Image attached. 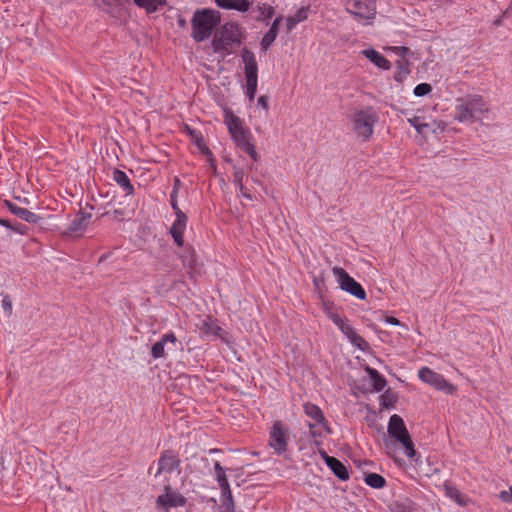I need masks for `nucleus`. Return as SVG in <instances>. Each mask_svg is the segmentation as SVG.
Instances as JSON below:
<instances>
[{"label": "nucleus", "instance_id": "nucleus-1", "mask_svg": "<svg viewBox=\"0 0 512 512\" xmlns=\"http://www.w3.org/2000/svg\"><path fill=\"white\" fill-rule=\"evenodd\" d=\"M489 111L490 108L482 96L471 94L456 100L454 118L460 123L472 124L482 120Z\"/></svg>", "mask_w": 512, "mask_h": 512}, {"label": "nucleus", "instance_id": "nucleus-2", "mask_svg": "<svg viewBox=\"0 0 512 512\" xmlns=\"http://www.w3.org/2000/svg\"><path fill=\"white\" fill-rule=\"evenodd\" d=\"M219 21V12L211 9L197 10L191 21L193 39L196 42L208 39Z\"/></svg>", "mask_w": 512, "mask_h": 512}, {"label": "nucleus", "instance_id": "nucleus-3", "mask_svg": "<svg viewBox=\"0 0 512 512\" xmlns=\"http://www.w3.org/2000/svg\"><path fill=\"white\" fill-rule=\"evenodd\" d=\"M242 32L238 25L226 23L218 33L215 34L212 47L215 52L224 51L226 54L232 52L234 46H239L242 42Z\"/></svg>", "mask_w": 512, "mask_h": 512}, {"label": "nucleus", "instance_id": "nucleus-4", "mask_svg": "<svg viewBox=\"0 0 512 512\" xmlns=\"http://www.w3.org/2000/svg\"><path fill=\"white\" fill-rule=\"evenodd\" d=\"M388 434L397 440L404 449V454L413 459L416 456V450L414 449V444L411 439V436L405 426L403 419L394 414L390 417L388 427Z\"/></svg>", "mask_w": 512, "mask_h": 512}, {"label": "nucleus", "instance_id": "nucleus-5", "mask_svg": "<svg viewBox=\"0 0 512 512\" xmlns=\"http://www.w3.org/2000/svg\"><path fill=\"white\" fill-rule=\"evenodd\" d=\"M377 121L376 112L371 107H366L354 113L352 117L353 130L358 137L367 141L371 138Z\"/></svg>", "mask_w": 512, "mask_h": 512}, {"label": "nucleus", "instance_id": "nucleus-6", "mask_svg": "<svg viewBox=\"0 0 512 512\" xmlns=\"http://www.w3.org/2000/svg\"><path fill=\"white\" fill-rule=\"evenodd\" d=\"M332 273L336 277L339 287L343 291L351 294L359 300L366 299V292L363 287L354 278H352L345 269L335 266L332 268Z\"/></svg>", "mask_w": 512, "mask_h": 512}, {"label": "nucleus", "instance_id": "nucleus-7", "mask_svg": "<svg viewBox=\"0 0 512 512\" xmlns=\"http://www.w3.org/2000/svg\"><path fill=\"white\" fill-rule=\"evenodd\" d=\"M186 504V498L179 492L171 489L170 485L164 487V493L156 499L158 510L169 512L171 508L182 507Z\"/></svg>", "mask_w": 512, "mask_h": 512}, {"label": "nucleus", "instance_id": "nucleus-8", "mask_svg": "<svg viewBox=\"0 0 512 512\" xmlns=\"http://www.w3.org/2000/svg\"><path fill=\"white\" fill-rule=\"evenodd\" d=\"M287 441L288 428L281 421H276L270 430L269 446L281 455L287 450Z\"/></svg>", "mask_w": 512, "mask_h": 512}, {"label": "nucleus", "instance_id": "nucleus-9", "mask_svg": "<svg viewBox=\"0 0 512 512\" xmlns=\"http://www.w3.org/2000/svg\"><path fill=\"white\" fill-rule=\"evenodd\" d=\"M418 376L423 382L435 387L437 390L444 391L447 394H453L456 390L455 387L446 381L441 374L434 372L428 367L421 368Z\"/></svg>", "mask_w": 512, "mask_h": 512}, {"label": "nucleus", "instance_id": "nucleus-10", "mask_svg": "<svg viewBox=\"0 0 512 512\" xmlns=\"http://www.w3.org/2000/svg\"><path fill=\"white\" fill-rule=\"evenodd\" d=\"M242 60L244 63V73L246 79V88L257 89L258 85V66L254 53L246 48L242 51Z\"/></svg>", "mask_w": 512, "mask_h": 512}, {"label": "nucleus", "instance_id": "nucleus-11", "mask_svg": "<svg viewBox=\"0 0 512 512\" xmlns=\"http://www.w3.org/2000/svg\"><path fill=\"white\" fill-rule=\"evenodd\" d=\"M348 11L360 18H372L376 12L375 0H353L349 4Z\"/></svg>", "mask_w": 512, "mask_h": 512}, {"label": "nucleus", "instance_id": "nucleus-12", "mask_svg": "<svg viewBox=\"0 0 512 512\" xmlns=\"http://www.w3.org/2000/svg\"><path fill=\"white\" fill-rule=\"evenodd\" d=\"M180 460L177 455L170 451H164L158 460V470L155 476H158L162 472L171 473L175 470L179 472Z\"/></svg>", "mask_w": 512, "mask_h": 512}, {"label": "nucleus", "instance_id": "nucleus-13", "mask_svg": "<svg viewBox=\"0 0 512 512\" xmlns=\"http://www.w3.org/2000/svg\"><path fill=\"white\" fill-rule=\"evenodd\" d=\"M178 342L176 335L173 332L164 334L160 340L155 342L151 348V355L154 359L164 358L166 356V347L176 345Z\"/></svg>", "mask_w": 512, "mask_h": 512}, {"label": "nucleus", "instance_id": "nucleus-14", "mask_svg": "<svg viewBox=\"0 0 512 512\" xmlns=\"http://www.w3.org/2000/svg\"><path fill=\"white\" fill-rule=\"evenodd\" d=\"M235 143L245 151L254 161L258 159V154L256 152L255 146L252 144L251 139L252 135L249 131L244 130L243 132H238V134L232 136Z\"/></svg>", "mask_w": 512, "mask_h": 512}, {"label": "nucleus", "instance_id": "nucleus-15", "mask_svg": "<svg viewBox=\"0 0 512 512\" xmlns=\"http://www.w3.org/2000/svg\"><path fill=\"white\" fill-rule=\"evenodd\" d=\"M187 225V217L183 211H179L176 220L171 226L170 233L177 244L181 247L184 244L183 234Z\"/></svg>", "mask_w": 512, "mask_h": 512}, {"label": "nucleus", "instance_id": "nucleus-16", "mask_svg": "<svg viewBox=\"0 0 512 512\" xmlns=\"http://www.w3.org/2000/svg\"><path fill=\"white\" fill-rule=\"evenodd\" d=\"M91 214L86 212L78 213L74 219L71 221L68 232L75 236H80L84 233L86 228L89 226L91 222Z\"/></svg>", "mask_w": 512, "mask_h": 512}, {"label": "nucleus", "instance_id": "nucleus-17", "mask_svg": "<svg viewBox=\"0 0 512 512\" xmlns=\"http://www.w3.org/2000/svg\"><path fill=\"white\" fill-rule=\"evenodd\" d=\"M341 332L349 339V341L354 346H356L360 350L365 351L369 348V345L366 342V340L362 336L358 335L354 328L348 322L344 327H342Z\"/></svg>", "mask_w": 512, "mask_h": 512}, {"label": "nucleus", "instance_id": "nucleus-18", "mask_svg": "<svg viewBox=\"0 0 512 512\" xmlns=\"http://www.w3.org/2000/svg\"><path fill=\"white\" fill-rule=\"evenodd\" d=\"M325 462L327 466L333 471V473L340 479V480H347L349 478V474L347 471L346 466L341 463L338 459L332 456H328L326 453H323Z\"/></svg>", "mask_w": 512, "mask_h": 512}, {"label": "nucleus", "instance_id": "nucleus-19", "mask_svg": "<svg viewBox=\"0 0 512 512\" xmlns=\"http://www.w3.org/2000/svg\"><path fill=\"white\" fill-rule=\"evenodd\" d=\"M5 203H6V206L8 207V209L14 215L18 216L22 220H25L26 222H29V223H36L39 220V216L36 215L35 213L29 211L28 209L19 207L10 201H6Z\"/></svg>", "mask_w": 512, "mask_h": 512}, {"label": "nucleus", "instance_id": "nucleus-20", "mask_svg": "<svg viewBox=\"0 0 512 512\" xmlns=\"http://www.w3.org/2000/svg\"><path fill=\"white\" fill-rule=\"evenodd\" d=\"M305 414L313 421L315 424L321 425L325 430L329 431V428L326 425L325 417L321 411V409L311 403H306L303 406Z\"/></svg>", "mask_w": 512, "mask_h": 512}, {"label": "nucleus", "instance_id": "nucleus-21", "mask_svg": "<svg viewBox=\"0 0 512 512\" xmlns=\"http://www.w3.org/2000/svg\"><path fill=\"white\" fill-rule=\"evenodd\" d=\"M362 54L380 69L389 70L391 68L389 60L374 49H365Z\"/></svg>", "mask_w": 512, "mask_h": 512}, {"label": "nucleus", "instance_id": "nucleus-22", "mask_svg": "<svg viewBox=\"0 0 512 512\" xmlns=\"http://www.w3.org/2000/svg\"><path fill=\"white\" fill-rule=\"evenodd\" d=\"M444 491L447 497L455 501L460 506H467L471 501L468 496L461 493V491H459L457 487L452 484L445 483Z\"/></svg>", "mask_w": 512, "mask_h": 512}, {"label": "nucleus", "instance_id": "nucleus-23", "mask_svg": "<svg viewBox=\"0 0 512 512\" xmlns=\"http://www.w3.org/2000/svg\"><path fill=\"white\" fill-rule=\"evenodd\" d=\"M216 5L223 9H234L240 12H246L251 7L248 0H215Z\"/></svg>", "mask_w": 512, "mask_h": 512}, {"label": "nucleus", "instance_id": "nucleus-24", "mask_svg": "<svg viewBox=\"0 0 512 512\" xmlns=\"http://www.w3.org/2000/svg\"><path fill=\"white\" fill-rule=\"evenodd\" d=\"M181 259L184 267L187 269V273L193 278L199 273V264L196 260L194 251H186L181 255Z\"/></svg>", "mask_w": 512, "mask_h": 512}, {"label": "nucleus", "instance_id": "nucleus-25", "mask_svg": "<svg viewBox=\"0 0 512 512\" xmlns=\"http://www.w3.org/2000/svg\"><path fill=\"white\" fill-rule=\"evenodd\" d=\"M200 331L206 336L223 337V330L216 324L211 318H207L203 321Z\"/></svg>", "mask_w": 512, "mask_h": 512}, {"label": "nucleus", "instance_id": "nucleus-26", "mask_svg": "<svg viewBox=\"0 0 512 512\" xmlns=\"http://www.w3.org/2000/svg\"><path fill=\"white\" fill-rule=\"evenodd\" d=\"M225 123L231 136H234L238 134V132H243L245 130L241 119L230 111L226 112Z\"/></svg>", "mask_w": 512, "mask_h": 512}, {"label": "nucleus", "instance_id": "nucleus-27", "mask_svg": "<svg viewBox=\"0 0 512 512\" xmlns=\"http://www.w3.org/2000/svg\"><path fill=\"white\" fill-rule=\"evenodd\" d=\"M133 2L147 13H154L159 7L166 4L165 0H133Z\"/></svg>", "mask_w": 512, "mask_h": 512}, {"label": "nucleus", "instance_id": "nucleus-28", "mask_svg": "<svg viewBox=\"0 0 512 512\" xmlns=\"http://www.w3.org/2000/svg\"><path fill=\"white\" fill-rule=\"evenodd\" d=\"M221 490V502L227 512H234L235 504L230 489V485L220 488Z\"/></svg>", "mask_w": 512, "mask_h": 512}, {"label": "nucleus", "instance_id": "nucleus-29", "mask_svg": "<svg viewBox=\"0 0 512 512\" xmlns=\"http://www.w3.org/2000/svg\"><path fill=\"white\" fill-rule=\"evenodd\" d=\"M307 19V8H300L294 15L292 16H289L287 19H286V28L288 31H291L292 29H294V27Z\"/></svg>", "mask_w": 512, "mask_h": 512}, {"label": "nucleus", "instance_id": "nucleus-30", "mask_svg": "<svg viewBox=\"0 0 512 512\" xmlns=\"http://www.w3.org/2000/svg\"><path fill=\"white\" fill-rule=\"evenodd\" d=\"M366 372L373 381V387L376 391H382L386 385V380L378 373L377 370L366 367Z\"/></svg>", "mask_w": 512, "mask_h": 512}, {"label": "nucleus", "instance_id": "nucleus-31", "mask_svg": "<svg viewBox=\"0 0 512 512\" xmlns=\"http://www.w3.org/2000/svg\"><path fill=\"white\" fill-rule=\"evenodd\" d=\"M113 178L121 187L125 189L127 194L132 192L133 188L126 173L120 170H115Z\"/></svg>", "mask_w": 512, "mask_h": 512}, {"label": "nucleus", "instance_id": "nucleus-32", "mask_svg": "<svg viewBox=\"0 0 512 512\" xmlns=\"http://www.w3.org/2000/svg\"><path fill=\"white\" fill-rule=\"evenodd\" d=\"M364 480L368 486L376 489L384 487L386 483L385 479L377 473L367 474Z\"/></svg>", "mask_w": 512, "mask_h": 512}, {"label": "nucleus", "instance_id": "nucleus-33", "mask_svg": "<svg viewBox=\"0 0 512 512\" xmlns=\"http://www.w3.org/2000/svg\"><path fill=\"white\" fill-rule=\"evenodd\" d=\"M214 471L219 488L228 486L229 482L226 476V471L218 461H216L214 464Z\"/></svg>", "mask_w": 512, "mask_h": 512}, {"label": "nucleus", "instance_id": "nucleus-34", "mask_svg": "<svg viewBox=\"0 0 512 512\" xmlns=\"http://www.w3.org/2000/svg\"><path fill=\"white\" fill-rule=\"evenodd\" d=\"M397 402V395L390 390L385 391L380 396V405L382 408L389 409L394 407Z\"/></svg>", "mask_w": 512, "mask_h": 512}, {"label": "nucleus", "instance_id": "nucleus-35", "mask_svg": "<svg viewBox=\"0 0 512 512\" xmlns=\"http://www.w3.org/2000/svg\"><path fill=\"white\" fill-rule=\"evenodd\" d=\"M408 122L417 130L419 134L425 135L427 133V129L430 128V124L424 122L421 117L413 116L412 118H408Z\"/></svg>", "mask_w": 512, "mask_h": 512}, {"label": "nucleus", "instance_id": "nucleus-36", "mask_svg": "<svg viewBox=\"0 0 512 512\" xmlns=\"http://www.w3.org/2000/svg\"><path fill=\"white\" fill-rule=\"evenodd\" d=\"M277 37V32L274 29H269L268 32L264 35L261 41V47L263 50H267L271 44L275 41Z\"/></svg>", "mask_w": 512, "mask_h": 512}, {"label": "nucleus", "instance_id": "nucleus-37", "mask_svg": "<svg viewBox=\"0 0 512 512\" xmlns=\"http://www.w3.org/2000/svg\"><path fill=\"white\" fill-rule=\"evenodd\" d=\"M431 90H432V87L430 84L421 83V84H418L414 88V95L417 97H422V96L429 94L431 92Z\"/></svg>", "mask_w": 512, "mask_h": 512}, {"label": "nucleus", "instance_id": "nucleus-38", "mask_svg": "<svg viewBox=\"0 0 512 512\" xmlns=\"http://www.w3.org/2000/svg\"><path fill=\"white\" fill-rule=\"evenodd\" d=\"M106 214L110 215L114 220L123 221L129 218L130 213L126 209H115L113 212H107Z\"/></svg>", "mask_w": 512, "mask_h": 512}, {"label": "nucleus", "instance_id": "nucleus-39", "mask_svg": "<svg viewBox=\"0 0 512 512\" xmlns=\"http://www.w3.org/2000/svg\"><path fill=\"white\" fill-rule=\"evenodd\" d=\"M260 16L266 20L270 19L274 15V8L268 4H262L259 7Z\"/></svg>", "mask_w": 512, "mask_h": 512}, {"label": "nucleus", "instance_id": "nucleus-40", "mask_svg": "<svg viewBox=\"0 0 512 512\" xmlns=\"http://www.w3.org/2000/svg\"><path fill=\"white\" fill-rule=\"evenodd\" d=\"M245 177V172L243 169L235 168L233 172V181L234 183L240 187V185H243V179Z\"/></svg>", "mask_w": 512, "mask_h": 512}, {"label": "nucleus", "instance_id": "nucleus-41", "mask_svg": "<svg viewBox=\"0 0 512 512\" xmlns=\"http://www.w3.org/2000/svg\"><path fill=\"white\" fill-rule=\"evenodd\" d=\"M329 318L333 321V323L341 330L347 324V319L342 318L340 315L336 313H329Z\"/></svg>", "mask_w": 512, "mask_h": 512}, {"label": "nucleus", "instance_id": "nucleus-42", "mask_svg": "<svg viewBox=\"0 0 512 512\" xmlns=\"http://www.w3.org/2000/svg\"><path fill=\"white\" fill-rule=\"evenodd\" d=\"M431 126L427 129L428 131H431L433 133H436L437 131L443 132L446 129V124L443 121H432L429 123Z\"/></svg>", "mask_w": 512, "mask_h": 512}, {"label": "nucleus", "instance_id": "nucleus-43", "mask_svg": "<svg viewBox=\"0 0 512 512\" xmlns=\"http://www.w3.org/2000/svg\"><path fill=\"white\" fill-rule=\"evenodd\" d=\"M2 307L9 316L12 312V301L9 296H4L2 299Z\"/></svg>", "mask_w": 512, "mask_h": 512}, {"label": "nucleus", "instance_id": "nucleus-44", "mask_svg": "<svg viewBox=\"0 0 512 512\" xmlns=\"http://www.w3.org/2000/svg\"><path fill=\"white\" fill-rule=\"evenodd\" d=\"M258 105L264 109L266 112L269 109V99L266 95H262L257 100Z\"/></svg>", "mask_w": 512, "mask_h": 512}, {"label": "nucleus", "instance_id": "nucleus-45", "mask_svg": "<svg viewBox=\"0 0 512 512\" xmlns=\"http://www.w3.org/2000/svg\"><path fill=\"white\" fill-rule=\"evenodd\" d=\"M500 498L504 502H512V487L508 491L500 492Z\"/></svg>", "mask_w": 512, "mask_h": 512}, {"label": "nucleus", "instance_id": "nucleus-46", "mask_svg": "<svg viewBox=\"0 0 512 512\" xmlns=\"http://www.w3.org/2000/svg\"><path fill=\"white\" fill-rule=\"evenodd\" d=\"M171 206H172L173 210L175 211L176 216L178 215L179 211H182V210L178 207V204H177V198H176V194H175V190H173V192H172V194H171Z\"/></svg>", "mask_w": 512, "mask_h": 512}, {"label": "nucleus", "instance_id": "nucleus-47", "mask_svg": "<svg viewBox=\"0 0 512 512\" xmlns=\"http://www.w3.org/2000/svg\"><path fill=\"white\" fill-rule=\"evenodd\" d=\"M385 322L390 324V325H394V326H404L397 318L393 317V316H386L385 317Z\"/></svg>", "mask_w": 512, "mask_h": 512}, {"label": "nucleus", "instance_id": "nucleus-48", "mask_svg": "<svg viewBox=\"0 0 512 512\" xmlns=\"http://www.w3.org/2000/svg\"><path fill=\"white\" fill-rule=\"evenodd\" d=\"M398 66L401 69V71L397 73L396 80H401L402 77L406 76L409 73V70L407 68H404L401 62H398Z\"/></svg>", "mask_w": 512, "mask_h": 512}, {"label": "nucleus", "instance_id": "nucleus-49", "mask_svg": "<svg viewBox=\"0 0 512 512\" xmlns=\"http://www.w3.org/2000/svg\"><path fill=\"white\" fill-rule=\"evenodd\" d=\"M197 145L198 147L201 149V151L206 154L207 156H209L210 160L212 161L213 159L211 158L212 157V154L211 152L209 151V149L202 143L201 140H197Z\"/></svg>", "mask_w": 512, "mask_h": 512}, {"label": "nucleus", "instance_id": "nucleus-50", "mask_svg": "<svg viewBox=\"0 0 512 512\" xmlns=\"http://www.w3.org/2000/svg\"><path fill=\"white\" fill-rule=\"evenodd\" d=\"M238 188H239L240 194L244 198H246L248 200H252V195L248 192V190L246 189V187L244 185H240V187H238Z\"/></svg>", "mask_w": 512, "mask_h": 512}, {"label": "nucleus", "instance_id": "nucleus-51", "mask_svg": "<svg viewBox=\"0 0 512 512\" xmlns=\"http://www.w3.org/2000/svg\"><path fill=\"white\" fill-rule=\"evenodd\" d=\"M257 89L255 88H246V95L250 101H253L256 95Z\"/></svg>", "mask_w": 512, "mask_h": 512}, {"label": "nucleus", "instance_id": "nucleus-52", "mask_svg": "<svg viewBox=\"0 0 512 512\" xmlns=\"http://www.w3.org/2000/svg\"><path fill=\"white\" fill-rule=\"evenodd\" d=\"M283 17L282 16H278L274 22L272 23L270 29H274L275 32H278V27L282 21Z\"/></svg>", "mask_w": 512, "mask_h": 512}, {"label": "nucleus", "instance_id": "nucleus-53", "mask_svg": "<svg viewBox=\"0 0 512 512\" xmlns=\"http://www.w3.org/2000/svg\"><path fill=\"white\" fill-rule=\"evenodd\" d=\"M391 49L399 54H406L409 52V48L407 47H392Z\"/></svg>", "mask_w": 512, "mask_h": 512}, {"label": "nucleus", "instance_id": "nucleus-54", "mask_svg": "<svg viewBox=\"0 0 512 512\" xmlns=\"http://www.w3.org/2000/svg\"><path fill=\"white\" fill-rule=\"evenodd\" d=\"M0 225H2V226H4V227H6V228H8V229H11V228H12V227H11V225H10V223H9V221H7V220H5V219H0Z\"/></svg>", "mask_w": 512, "mask_h": 512}, {"label": "nucleus", "instance_id": "nucleus-55", "mask_svg": "<svg viewBox=\"0 0 512 512\" xmlns=\"http://www.w3.org/2000/svg\"><path fill=\"white\" fill-rule=\"evenodd\" d=\"M179 184H180V180L178 178L175 179V184H174V189L175 190V194H177V189L179 187Z\"/></svg>", "mask_w": 512, "mask_h": 512}, {"label": "nucleus", "instance_id": "nucleus-56", "mask_svg": "<svg viewBox=\"0 0 512 512\" xmlns=\"http://www.w3.org/2000/svg\"><path fill=\"white\" fill-rule=\"evenodd\" d=\"M179 23H180L181 26H184L185 25V20H183V19L179 20Z\"/></svg>", "mask_w": 512, "mask_h": 512}, {"label": "nucleus", "instance_id": "nucleus-57", "mask_svg": "<svg viewBox=\"0 0 512 512\" xmlns=\"http://www.w3.org/2000/svg\"><path fill=\"white\" fill-rule=\"evenodd\" d=\"M219 450L218 449H211L209 452L210 453H215V452H218Z\"/></svg>", "mask_w": 512, "mask_h": 512}, {"label": "nucleus", "instance_id": "nucleus-58", "mask_svg": "<svg viewBox=\"0 0 512 512\" xmlns=\"http://www.w3.org/2000/svg\"><path fill=\"white\" fill-rule=\"evenodd\" d=\"M309 426L312 429L315 426V424L309 423Z\"/></svg>", "mask_w": 512, "mask_h": 512}]
</instances>
